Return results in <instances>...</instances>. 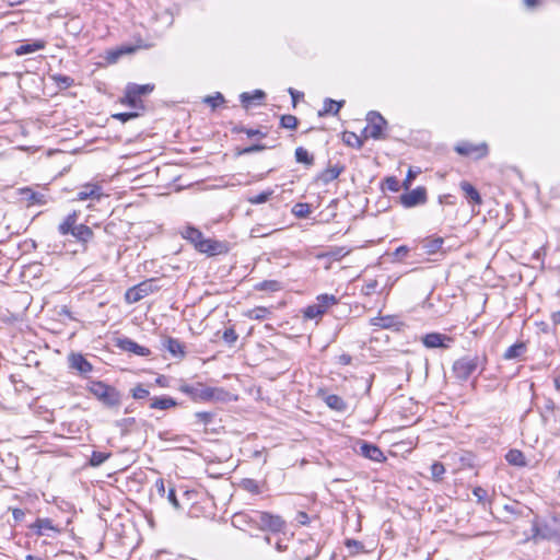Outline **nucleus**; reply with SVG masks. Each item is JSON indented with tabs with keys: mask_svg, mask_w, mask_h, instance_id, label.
Masks as SVG:
<instances>
[{
	"mask_svg": "<svg viewBox=\"0 0 560 560\" xmlns=\"http://www.w3.org/2000/svg\"><path fill=\"white\" fill-rule=\"evenodd\" d=\"M524 4L528 9H533L539 4V0H524Z\"/></svg>",
	"mask_w": 560,
	"mask_h": 560,
	"instance_id": "obj_62",
	"label": "nucleus"
},
{
	"mask_svg": "<svg viewBox=\"0 0 560 560\" xmlns=\"http://www.w3.org/2000/svg\"><path fill=\"white\" fill-rule=\"evenodd\" d=\"M156 290L158 287L154 284V280H147L129 288L125 294V299L129 304L137 303Z\"/></svg>",
	"mask_w": 560,
	"mask_h": 560,
	"instance_id": "obj_7",
	"label": "nucleus"
},
{
	"mask_svg": "<svg viewBox=\"0 0 560 560\" xmlns=\"http://www.w3.org/2000/svg\"><path fill=\"white\" fill-rule=\"evenodd\" d=\"M505 459L508 460L509 464L514 466L522 467L526 465L525 456L518 450H510L505 455Z\"/></svg>",
	"mask_w": 560,
	"mask_h": 560,
	"instance_id": "obj_28",
	"label": "nucleus"
},
{
	"mask_svg": "<svg viewBox=\"0 0 560 560\" xmlns=\"http://www.w3.org/2000/svg\"><path fill=\"white\" fill-rule=\"evenodd\" d=\"M351 360H352L351 357L349 354H346V353H343V354H341L339 357V363L343 364V365L350 364Z\"/></svg>",
	"mask_w": 560,
	"mask_h": 560,
	"instance_id": "obj_60",
	"label": "nucleus"
},
{
	"mask_svg": "<svg viewBox=\"0 0 560 560\" xmlns=\"http://www.w3.org/2000/svg\"><path fill=\"white\" fill-rule=\"evenodd\" d=\"M167 499H168V501L172 503V505L175 509H179L180 508V504H179V501L177 500L176 492H175L174 488H171L168 490Z\"/></svg>",
	"mask_w": 560,
	"mask_h": 560,
	"instance_id": "obj_53",
	"label": "nucleus"
},
{
	"mask_svg": "<svg viewBox=\"0 0 560 560\" xmlns=\"http://www.w3.org/2000/svg\"><path fill=\"white\" fill-rule=\"evenodd\" d=\"M203 101L214 109L220 104L224 103V96L220 92H217L215 95H209Z\"/></svg>",
	"mask_w": 560,
	"mask_h": 560,
	"instance_id": "obj_44",
	"label": "nucleus"
},
{
	"mask_svg": "<svg viewBox=\"0 0 560 560\" xmlns=\"http://www.w3.org/2000/svg\"><path fill=\"white\" fill-rule=\"evenodd\" d=\"M266 94L261 90H255L253 93L244 92L240 95V101L244 108H249L254 105H259L265 98Z\"/></svg>",
	"mask_w": 560,
	"mask_h": 560,
	"instance_id": "obj_19",
	"label": "nucleus"
},
{
	"mask_svg": "<svg viewBox=\"0 0 560 560\" xmlns=\"http://www.w3.org/2000/svg\"><path fill=\"white\" fill-rule=\"evenodd\" d=\"M472 494L477 498L478 502H483V500L487 498V490L482 487H476L472 490Z\"/></svg>",
	"mask_w": 560,
	"mask_h": 560,
	"instance_id": "obj_51",
	"label": "nucleus"
},
{
	"mask_svg": "<svg viewBox=\"0 0 560 560\" xmlns=\"http://www.w3.org/2000/svg\"><path fill=\"white\" fill-rule=\"evenodd\" d=\"M349 137L353 139V143H351L352 147L361 148L363 145V141L355 135V133H349Z\"/></svg>",
	"mask_w": 560,
	"mask_h": 560,
	"instance_id": "obj_58",
	"label": "nucleus"
},
{
	"mask_svg": "<svg viewBox=\"0 0 560 560\" xmlns=\"http://www.w3.org/2000/svg\"><path fill=\"white\" fill-rule=\"evenodd\" d=\"M271 195V191H262L253 196L248 197V201L253 205H259L269 199V196Z\"/></svg>",
	"mask_w": 560,
	"mask_h": 560,
	"instance_id": "obj_45",
	"label": "nucleus"
},
{
	"mask_svg": "<svg viewBox=\"0 0 560 560\" xmlns=\"http://www.w3.org/2000/svg\"><path fill=\"white\" fill-rule=\"evenodd\" d=\"M325 402L326 405L330 408V409H334V410H337V411H343L346 410L347 408V404L345 402V400L338 396V395H328L326 396L325 398Z\"/></svg>",
	"mask_w": 560,
	"mask_h": 560,
	"instance_id": "obj_29",
	"label": "nucleus"
},
{
	"mask_svg": "<svg viewBox=\"0 0 560 560\" xmlns=\"http://www.w3.org/2000/svg\"><path fill=\"white\" fill-rule=\"evenodd\" d=\"M150 392L141 384H138L136 387L131 389V396L137 400L147 398Z\"/></svg>",
	"mask_w": 560,
	"mask_h": 560,
	"instance_id": "obj_42",
	"label": "nucleus"
},
{
	"mask_svg": "<svg viewBox=\"0 0 560 560\" xmlns=\"http://www.w3.org/2000/svg\"><path fill=\"white\" fill-rule=\"evenodd\" d=\"M295 159L299 163H303L306 165L313 164L314 158L308 153V151L302 147H299L295 150Z\"/></svg>",
	"mask_w": 560,
	"mask_h": 560,
	"instance_id": "obj_36",
	"label": "nucleus"
},
{
	"mask_svg": "<svg viewBox=\"0 0 560 560\" xmlns=\"http://www.w3.org/2000/svg\"><path fill=\"white\" fill-rule=\"evenodd\" d=\"M120 103L122 105H127L131 108H133V112H139L144 109V105L141 101V98L137 97L127 86L125 90L124 97L120 98Z\"/></svg>",
	"mask_w": 560,
	"mask_h": 560,
	"instance_id": "obj_20",
	"label": "nucleus"
},
{
	"mask_svg": "<svg viewBox=\"0 0 560 560\" xmlns=\"http://www.w3.org/2000/svg\"><path fill=\"white\" fill-rule=\"evenodd\" d=\"M341 171H342V168H341V167H339V166H337V165H336V166H332V167H329V168L325 170V171L320 174L319 178H320L324 183H329V182H331V180L336 179V178L340 175Z\"/></svg>",
	"mask_w": 560,
	"mask_h": 560,
	"instance_id": "obj_33",
	"label": "nucleus"
},
{
	"mask_svg": "<svg viewBox=\"0 0 560 560\" xmlns=\"http://www.w3.org/2000/svg\"><path fill=\"white\" fill-rule=\"evenodd\" d=\"M415 176H416V174L411 170H409L408 175H407L404 184L406 186L409 185L413 180Z\"/></svg>",
	"mask_w": 560,
	"mask_h": 560,
	"instance_id": "obj_64",
	"label": "nucleus"
},
{
	"mask_svg": "<svg viewBox=\"0 0 560 560\" xmlns=\"http://www.w3.org/2000/svg\"><path fill=\"white\" fill-rule=\"evenodd\" d=\"M28 528L38 537L46 536L54 538L61 533V528L58 525H55L52 520L48 517L36 518Z\"/></svg>",
	"mask_w": 560,
	"mask_h": 560,
	"instance_id": "obj_8",
	"label": "nucleus"
},
{
	"mask_svg": "<svg viewBox=\"0 0 560 560\" xmlns=\"http://www.w3.org/2000/svg\"><path fill=\"white\" fill-rule=\"evenodd\" d=\"M324 313L323 308H320L317 303L310 305L304 311V316L310 319H314L320 317Z\"/></svg>",
	"mask_w": 560,
	"mask_h": 560,
	"instance_id": "obj_38",
	"label": "nucleus"
},
{
	"mask_svg": "<svg viewBox=\"0 0 560 560\" xmlns=\"http://www.w3.org/2000/svg\"><path fill=\"white\" fill-rule=\"evenodd\" d=\"M456 151L462 155H469L475 151L479 152V156H485L487 154V145L481 144L479 147H475L471 143L464 142L456 147Z\"/></svg>",
	"mask_w": 560,
	"mask_h": 560,
	"instance_id": "obj_25",
	"label": "nucleus"
},
{
	"mask_svg": "<svg viewBox=\"0 0 560 560\" xmlns=\"http://www.w3.org/2000/svg\"><path fill=\"white\" fill-rule=\"evenodd\" d=\"M255 289L260 290V291H265V290L278 291L279 282L276 280L261 281V282L255 284Z\"/></svg>",
	"mask_w": 560,
	"mask_h": 560,
	"instance_id": "obj_41",
	"label": "nucleus"
},
{
	"mask_svg": "<svg viewBox=\"0 0 560 560\" xmlns=\"http://www.w3.org/2000/svg\"><path fill=\"white\" fill-rule=\"evenodd\" d=\"M408 252H409V248L407 246L402 245V246H399L398 248H396L393 256L395 259L401 260L402 257H405L408 254Z\"/></svg>",
	"mask_w": 560,
	"mask_h": 560,
	"instance_id": "obj_52",
	"label": "nucleus"
},
{
	"mask_svg": "<svg viewBox=\"0 0 560 560\" xmlns=\"http://www.w3.org/2000/svg\"><path fill=\"white\" fill-rule=\"evenodd\" d=\"M140 116L139 112H128V113H118L114 114L112 117L121 122H127L128 120L135 119Z\"/></svg>",
	"mask_w": 560,
	"mask_h": 560,
	"instance_id": "obj_46",
	"label": "nucleus"
},
{
	"mask_svg": "<svg viewBox=\"0 0 560 560\" xmlns=\"http://www.w3.org/2000/svg\"><path fill=\"white\" fill-rule=\"evenodd\" d=\"M269 314V311L266 307H256L249 311V317L254 319H264Z\"/></svg>",
	"mask_w": 560,
	"mask_h": 560,
	"instance_id": "obj_48",
	"label": "nucleus"
},
{
	"mask_svg": "<svg viewBox=\"0 0 560 560\" xmlns=\"http://www.w3.org/2000/svg\"><path fill=\"white\" fill-rule=\"evenodd\" d=\"M61 235H72L78 242L85 247V244L92 238L93 232L91 228L83 223L77 222V213L69 214L58 226Z\"/></svg>",
	"mask_w": 560,
	"mask_h": 560,
	"instance_id": "obj_5",
	"label": "nucleus"
},
{
	"mask_svg": "<svg viewBox=\"0 0 560 560\" xmlns=\"http://www.w3.org/2000/svg\"><path fill=\"white\" fill-rule=\"evenodd\" d=\"M109 456L110 453L93 451L89 463L93 467H98L103 463H105L109 458Z\"/></svg>",
	"mask_w": 560,
	"mask_h": 560,
	"instance_id": "obj_34",
	"label": "nucleus"
},
{
	"mask_svg": "<svg viewBox=\"0 0 560 560\" xmlns=\"http://www.w3.org/2000/svg\"><path fill=\"white\" fill-rule=\"evenodd\" d=\"M45 46H46V43L40 39L34 40L33 43L22 44L15 49V55L23 56V55L32 54L37 50L44 49Z\"/></svg>",
	"mask_w": 560,
	"mask_h": 560,
	"instance_id": "obj_22",
	"label": "nucleus"
},
{
	"mask_svg": "<svg viewBox=\"0 0 560 560\" xmlns=\"http://www.w3.org/2000/svg\"><path fill=\"white\" fill-rule=\"evenodd\" d=\"M265 149L264 145H259V144H254V145H250V147H247V148H244L242 150H240L237 152L238 155H243V154H249V153H253V152H256V151H260Z\"/></svg>",
	"mask_w": 560,
	"mask_h": 560,
	"instance_id": "obj_54",
	"label": "nucleus"
},
{
	"mask_svg": "<svg viewBox=\"0 0 560 560\" xmlns=\"http://www.w3.org/2000/svg\"><path fill=\"white\" fill-rule=\"evenodd\" d=\"M486 358L480 355H464L457 359L452 366L454 376L460 381L466 382L474 376L477 372L480 374L485 370Z\"/></svg>",
	"mask_w": 560,
	"mask_h": 560,
	"instance_id": "obj_4",
	"label": "nucleus"
},
{
	"mask_svg": "<svg viewBox=\"0 0 560 560\" xmlns=\"http://www.w3.org/2000/svg\"><path fill=\"white\" fill-rule=\"evenodd\" d=\"M127 88L139 98H141L142 95L150 94L154 90L153 84H136V83H129L127 84Z\"/></svg>",
	"mask_w": 560,
	"mask_h": 560,
	"instance_id": "obj_31",
	"label": "nucleus"
},
{
	"mask_svg": "<svg viewBox=\"0 0 560 560\" xmlns=\"http://www.w3.org/2000/svg\"><path fill=\"white\" fill-rule=\"evenodd\" d=\"M444 240L442 237L425 238L422 241V248L427 254L433 255L442 249Z\"/></svg>",
	"mask_w": 560,
	"mask_h": 560,
	"instance_id": "obj_24",
	"label": "nucleus"
},
{
	"mask_svg": "<svg viewBox=\"0 0 560 560\" xmlns=\"http://www.w3.org/2000/svg\"><path fill=\"white\" fill-rule=\"evenodd\" d=\"M427 191L423 187H418L400 196L402 206L407 208L422 205L425 201Z\"/></svg>",
	"mask_w": 560,
	"mask_h": 560,
	"instance_id": "obj_16",
	"label": "nucleus"
},
{
	"mask_svg": "<svg viewBox=\"0 0 560 560\" xmlns=\"http://www.w3.org/2000/svg\"><path fill=\"white\" fill-rule=\"evenodd\" d=\"M526 351V345L525 342H516L509 347L506 351L503 354V358L505 360H514L521 358Z\"/></svg>",
	"mask_w": 560,
	"mask_h": 560,
	"instance_id": "obj_26",
	"label": "nucleus"
},
{
	"mask_svg": "<svg viewBox=\"0 0 560 560\" xmlns=\"http://www.w3.org/2000/svg\"><path fill=\"white\" fill-rule=\"evenodd\" d=\"M108 196L104 192V189L101 185L94 183H88L82 185L78 191L75 192L74 200L79 201H88V208L95 206L96 202H100L102 199L107 198Z\"/></svg>",
	"mask_w": 560,
	"mask_h": 560,
	"instance_id": "obj_6",
	"label": "nucleus"
},
{
	"mask_svg": "<svg viewBox=\"0 0 560 560\" xmlns=\"http://www.w3.org/2000/svg\"><path fill=\"white\" fill-rule=\"evenodd\" d=\"M177 405L176 400L168 396L153 397L150 399L149 407L151 409L167 410Z\"/></svg>",
	"mask_w": 560,
	"mask_h": 560,
	"instance_id": "obj_21",
	"label": "nucleus"
},
{
	"mask_svg": "<svg viewBox=\"0 0 560 560\" xmlns=\"http://www.w3.org/2000/svg\"><path fill=\"white\" fill-rule=\"evenodd\" d=\"M240 486L242 489H244L250 493H258V491H259V486H258L257 481L254 479H250V478H244L241 481Z\"/></svg>",
	"mask_w": 560,
	"mask_h": 560,
	"instance_id": "obj_39",
	"label": "nucleus"
},
{
	"mask_svg": "<svg viewBox=\"0 0 560 560\" xmlns=\"http://www.w3.org/2000/svg\"><path fill=\"white\" fill-rule=\"evenodd\" d=\"M431 475H432V478L436 481L441 480L443 475L445 474V467L442 463L440 462H434L432 465H431Z\"/></svg>",
	"mask_w": 560,
	"mask_h": 560,
	"instance_id": "obj_40",
	"label": "nucleus"
},
{
	"mask_svg": "<svg viewBox=\"0 0 560 560\" xmlns=\"http://www.w3.org/2000/svg\"><path fill=\"white\" fill-rule=\"evenodd\" d=\"M242 132L246 133L249 138L256 137V136H265L259 129H252V128H245L243 127L241 129Z\"/></svg>",
	"mask_w": 560,
	"mask_h": 560,
	"instance_id": "obj_55",
	"label": "nucleus"
},
{
	"mask_svg": "<svg viewBox=\"0 0 560 560\" xmlns=\"http://www.w3.org/2000/svg\"><path fill=\"white\" fill-rule=\"evenodd\" d=\"M86 389L106 408L116 409L121 406L122 395L112 385L91 380L86 384Z\"/></svg>",
	"mask_w": 560,
	"mask_h": 560,
	"instance_id": "obj_2",
	"label": "nucleus"
},
{
	"mask_svg": "<svg viewBox=\"0 0 560 560\" xmlns=\"http://www.w3.org/2000/svg\"><path fill=\"white\" fill-rule=\"evenodd\" d=\"M421 341L424 347L429 349H447L450 348L451 343L454 341V338L444 334L440 332H430L424 335L421 338Z\"/></svg>",
	"mask_w": 560,
	"mask_h": 560,
	"instance_id": "obj_11",
	"label": "nucleus"
},
{
	"mask_svg": "<svg viewBox=\"0 0 560 560\" xmlns=\"http://www.w3.org/2000/svg\"><path fill=\"white\" fill-rule=\"evenodd\" d=\"M289 93L291 94L292 96V103H293V106L295 107L296 105V102L299 98L303 97V93L299 92V91H295L294 89L290 88L289 90Z\"/></svg>",
	"mask_w": 560,
	"mask_h": 560,
	"instance_id": "obj_57",
	"label": "nucleus"
},
{
	"mask_svg": "<svg viewBox=\"0 0 560 560\" xmlns=\"http://www.w3.org/2000/svg\"><path fill=\"white\" fill-rule=\"evenodd\" d=\"M195 417L198 422L208 424L213 420L214 415L208 411H199L195 413Z\"/></svg>",
	"mask_w": 560,
	"mask_h": 560,
	"instance_id": "obj_49",
	"label": "nucleus"
},
{
	"mask_svg": "<svg viewBox=\"0 0 560 560\" xmlns=\"http://www.w3.org/2000/svg\"><path fill=\"white\" fill-rule=\"evenodd\" d=\"M398 324L396 317L394 316H380L371 319V325L381 327V328H392Z\"/></svg>",
	"mask_w": 560,
	"mask_h": 560,
	"instance_id": "obj_30",
	"label": "nucleus"
},
{
	"mask_svg": "<svg viewBox=\"0 0 560 560\" xmlns=\"http://www.w3.org/2000/svg\"><path fill=\"white\" fill-rule=\"evenodd\" d=\"M253 521L261 530L270 533L265 536L266 544L272 545L277 551H280V516L265 511H255Z\"/></svg>",
	"mask_w": 560,
	"mask_h": 560,
	"instance_id": "obj_3",
	"label": "nucleus"
},
{
	"mask_svg": "<svg viewBox=\"0 0 560 560\" xmlns=\"http://www.w3.org/2000/svg\"><path fill=\"white\" fill-rule=\"evenodd\" d=\"M68 362L69 368L78 371L81 375H88L93 371V365L81 353H70Z\"/></svg>",
	"mask_w": 560,
	"mask_h": 560,
	"instance_id": "obj_14",
	"label": "nucleus"
},
{
	"mask_svg": "<svg viewBox=\"0 0 560 560\" xmlns=\"http://www.w3.org/2000/svg\"><path fill=\"white\" fill-rule=\"evenodd\" d=\"M180 236L194 245L195 249L208 256L226 254L230 250L226 242L203 237L200 230L192 225L183 226L179 230Z\"/></svg>",
	"mask_w": 560,
	"mask_h": 560,
	"instance_id": "obj_1",
	"label": "nucleus"
},
{
	"mask_svg": "<svg viewBox=\"0 0 560 560\" xmlns=\"http://www.w3.org/2000/svg\"><path fill=\"white\" fill-rule=\"evenodd\" d=\"M117 347L126 352H131L139 357H148L151 354L149 348L138 345L130 338L124 337L117 340Z\"/></svg>",
	"mask_w": 560,
	"mask_h": 560,
	"instance_id": "obj_15",
	"label": "nucleus"
},
{
	"mask_svg": "<svg viewBox=\"0 0 560 560\" xmlns=\"http://www.w3.org/2000/svg\"><path fill=\"white\" fill-rule=\"evenodd\" d=\"M20 200L25 202L27 208L40 207L48 202V195L44 191H35L31 187L20 188L18 190Z\"/></svg>",
	"mask_w": 560,
	"mask_h": 560,
	"instance_id": "obj_10",
	"label": "nucleus"
},
{
	"mask_svg": "<svg viewBox=\"0 0 560 560\" xmlns=\"http://www.w3.org/2000/svg\"><path fill=\"white\" fill-rule=\"evenodd\" d=\"M343 104V101L342 102H336L331 98H326L325 102H324V106H323V109L318 112V115L319 116H324V115H327V114H338V112L340 110L341 106Z\"/></svg>",
	"mask_w": 560,
	"mask_h": 560,
	"instance_id": "obj_27",
	"label": "nucleus"
},
{
	"mask_svg": "<svg viewBox=\"0 0 560 560\" xmlns=\"http://www.w3.org/2000/svg\"><path fill=\"white\" fill-rule=\"evenodd\" d=\"M359 454L365 458H369L377 463H382L386 459L384 453L375 444L369 443L366 441H361L359 443Z\"/></svg>",
	"mask_w": 560,
	"mask_h": 560,
	"instance_id": "obj_13",
	"label": "nucleus"
},
{
	"mask_svg": "<svg viewBox=\"0 0 560 560\" xmlns=\"http://www.w3.org/2000/svg\"><path fill=\"white\" fill-rule=\"evenodd\" d=\"M52 80L59 89L63 90L69 89L74 84V80L71 77L65 74H55L52 75Z\"/></svg>",
	"mask_w": 560,
	"mask_h": 560,
	"instance_id": "obj_35",
	"label": "nucleus"
},
{
	"mask_svg": "<svg viewBox=\"0 0 560 560\" xmlns=\"http://www.w3.org/2000/svg\"><path fill=\"white\" fill-rule=\"evenodd\" d=\"M180 390L189 395L194 399L210 400L214 396V390L210 387H206L201 384L198 386L183 385Z\"/></svg>",
	"mask_w": 560,
	"mask_h": 560,
	"instance_id": "obj_12",
	"label": "nucleus"
},
{
	"mask_svg": "<svg viewBox=\"0 0 560 560\" xmlns=\"http://www.w3.org/2000/svg\"><path fill=\"white\" fill-rule=\"evenodd\" d=\"M316 303L326 313L331 305L337 303V298L332 294H320L317 296Z\"/></svg>",
	"mask_w": 560,
	"mask_h": 560,
	"instance_id": "obj_32",
	"label": "nucleus"
},
{
	"mask_svg": "<svg viewBox=\"0 0 560 560\" xmlns=\"http://www.w3.org/2000/svg\"><path fill=\"white\" fill-rule=\"evenodd\" d=\"M141 46L121 45L106 52L105 60L108 63H116L122 56L136 52Z\"/></svg>",
	"mask_w": 560,
	"mask_h": 560,
	"instance_id": "obj_17",
	"label": "nucleus"
},
{
	"mask_svg": "<svg viewBox=\"0 0 560 560\" xmlns=\"http://www.w3.org/2000/svg\"><path fill=\"white\" fill-rule=\"evenodd\" d=\"M162 347L168 351L174 358L183 359L186 354L185 345L176 338L165 337L162 340Z\"/></svg>",
	"mask_w": 560,
	"mask_h": 560,
	"instance_id": "obj_18",
	"label": "nucleus"
},
{
	"mask_svg": "<svg viewBox=\"0 0 560 560\" xmlns=\"http://www.w3.org/2000/svg\"><path fill=\"white\" fill-rule=\"evenodd\" d=\"M349 253H350V250L346 249V247H335V248H331L330 250H328L326 254H324V256L335 259V260H339L342 257H345L346 255H348Z\"/></svg>",
	"mask_w": 560,
	"mask_h": 560,
	"instance_id": "obj_37",
	"label": "nucleus"
},
{
	"mask_svg": "<svg viewBox=\"0 0 560 560\" xmlns=\"http://www.w3.org/2000/svg\"><path fill=\"white\" fill-rule=\"evenodd\" d=\"M298 118L293 115H282V128L295 129L298 126Z\"/></svg>",
	"mask_w": 560,
	"mask_h": 560,
	"instance_id": "obj_47",
	"label": "nucleus"
},
{
	"mask_svg": "<svg viewBox=\"0 0 560 560\" xmlns=\"http://www.w3.org/2000/svg\"><path fill=\"white\" fill-rule=\"evenodd\" d=\"M386 183H387V186L389 189L398 190V180L397 179L390 177V178H387Z\"/></svg>",
	"mask_w": 560,
	"mask_h": 560,
	"instance_id": "obj_59",
	"label": "nucleus"
},
{
	"mask_svg": "<svg viewBox=\"0 0 560 560\" xmlns=\"http://www.w3.org/2000/svg\"><path fill=\"white\" fill-rule=\"evenodd\" d=\"M368 127L365 128V132L368 137H371L375 140L383 138V130L387 125L385 118L377 112H370L366 117Z\"/></svg>",
	"mask_w": 560,
	"mask_h": 560,
	"instance_id": "obj_9",
	"label": "nucleus"
},
{
	"mask_svg": "<svg viewBox=\"0 0 560 560\" xmlns=\"http://www.w3.org/2000/svg\"><path fill=\"white\" fill-rule=\"evenodd\" d=\"M551 320L555 325H560V311L551 314Z\"/></svg>",
	"mask_w": 560,
	"mask_h": 560,
	"instance_id": "obj_63",
	"label": "nucleus"
},
{
	"mask_svg": "<svg viewBox=\"0 0 560 560\" xmlns=\"http://www.w3.org/2000/svg\"><path fill=\"white\" fill-rule=\"evenodd\" d=\"M222 338L229 346H232L236 342L238 336L233 327H229L223 331Z\"/></svg>",
	"mask_w": 560,
	"mask_h": 560,
	"instance_id": "obj_43",
	"label": "nucleus"
},
{
	"mask_svg": "<svg viewBox=\"0 0 560 560\" xmlns=\"http://www.w3.org/2000/svg\"><path fill=\"white\" fill-rule=\"evenodd\" d=\"M12 515L15 522H22L25 516V512L22 509H12Z\"/></svg>",
	"mask_w": 560,
	"mask_h": 560,
	"instance_id": "obj_56",
	"label": "nucleus"
},
{
	"mask_svg": "<svg viewBox=\"0 0 560 560\" xmlns=\"http://www.w3.org/2000/svg\"><path fill=\"white\" fill-rule=\"evenodd\" d=\"M155 383L160 385L161 387H166L168 385L167 378L164 375L159 376L155 380Z\"/></svg>",
	"mask_w": 560,
	"mask_h": 560,
	"instance_id": "obj_61",
	"label": "nucleus"
},
{
	"mask_svg": "<svg viewBox=\"0 0 560 560\" xmlns=\"http://www.w3.org/2000/svg\"><path fill=\"white\" fill-rule=\"evenodd\" d=\"M462 190L464 191L465 198L469 200V202L475 205H481V197L478 190L469 183L463 182L460 184Z\"/></svg>",
	"mask_w": 560,
	"mask_h": 560,
	"instance_id": "obj_23",
	"label": "nucleus"
},
{
	"mask_svg": "<svg viewBox=\"0 0 560 560\" xmlns=\"http://www.w3.org/2000/svg\"><path fill=\"white\" fill-rule=\"evenodd\" d=\"M294 522L298 525H306L310 522V516L305 512L300 511L295 514Z\"/></svg>",
	"mask_w": 560,
	"mask_h": 560,
	"instance_id": "obj_50",
	"label": "nucleus"
}]
</instances>
